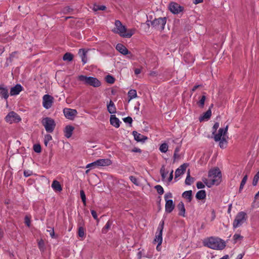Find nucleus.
Masks as SVG:
<instances>
[{
    "label": "nucleus",
    "instance_id": "nucleus-1",
    "mask_svg": "<svg viewBox=\"0 0 259 259\" xmlns=\"http://www.w3.org/2000/svg\"><path fill=\"white\" fill-rule=\"evenodd\" d=\"M204 246L214 250H223L226 246V242L219 237H209L203 241Z\"/></svg>",
    "mask_w": 259,
    "mask_h": 259
},
{
    "label": "nucleus",
    "instance_id": "nucleus-2",
    "mask_svg": "<svg viewBox=\"0 0 259 259\" xmlns=\"http://www.w3.org/2000/svg\"><path fill=\"white\" fill-rule=\"evenodd\" d=\"M115 25L117 29V30L115 32L119 34L121 37L131 38L135 33V30L134 29H129L127 31L126 27L123 25L120 21L118 20H115Z\"/></svg>",
    "mask_w": 259,
    "mask_h": 259
},
{
    "label": "nucleus",
    "instance_id": "nucleus-3",
    "mask_svg": "<svg viewBox=\"0 0 259 259\" xmlns=\"http://www.w3.org/2000/svg\"><path fill=\"white\" fill-rule=\"evenodd\" d=\"M208 177L209 178H213L209 184L208 183L207 180L206 178L202 179V181L208 188H210L212 185L219 184V183H216V179H221L222 178L221 172L218 167L211 169L208 171Z\"/></svg>",
    "mask_w": 259,
    "mask_h": 259
},
{
    "label": "nucleus",
    "instance_id": "nucleus-4",
    "mask_svg": "<svg viewBox=\"0 0 259 259\" xmlns=\"http://www.w3.org/2000/svg\"><path fill=\"white\" fill-rule=\"evenodd\" d=\"M78 80L83 82L84 84L86 85H89L95 88L99 87L101 85V81L94 77L80 75L78 76Z\"/></svg>",
    "mask_w": 259,
    "mask_h": 259
},
{
    "label": "nucleus",
    "instance_id": "nucleus-5",
    "mask_svg": "<svg viewBox=\"0 0 259 259\" xmlns=\"http://www.w3.org/2000/svg\"><path fill=\"white\" fill-rule=\"evenodd\" d=\"M167 21L166 17H159L154 19L151 21V26L156 30L162 31L164 30Z\"/></svg>",
    "mask_w": 259,
    "mask_h": 259
},
{
    "label": "nucleus",
    "instance_id": "nucleus-6",
    "mask_svg": "<svg viewBox=\"0 0 259 259\" xmlns=\"http://www.w3.org/2000/svg\"><path fill=\"white\" fill-rule=\"evenodd\" d=\"M247 219L246 212L240 211L237 213L233 223V227L235 229L241 226Z\"/></svg>",
    "mask_w": 259,
    "mask_h": 259
},
{
    "label": "nucleus",
    "instance_id": "nucleus-7",
    "mask_svg": "<svg viewBox=\"0 0 259 259\" xmlns=\"http://www.w3.org/2000/svg\"><path fill=\"white\" fill-rule=\"evenodd\" d=\"M41 123L48 133H52L56 125L54 119L49 117L43 118L41 120Z\"/></svg>",
    "mask_w": 259,
    "mask_h": 259
},
{
    "label": "nucleus",
    "instance_id": "nucleus-8",
    "mask_svg": "<svg viewBox=\"0 0 259 259\" xmlns=\"http://www.w3.org/2000/svg\"><path fill=\"white\" fill-rule=\"evenodd\" d=\"M164 225V220H162L160 222L157 229L155 238L154 242H159V245H161L162 242V232Z\"/></svg>",
    "mask_w": 259,
    "mask_h": 259
},
{
    "label": "nucleus",
    "instance_id": "nucleus-9",
    "mask_svg": "<svg viewBox=\"0 0 259 259\" xmlns=\"http://www.w3.org/2000/svg\"><path fill=\"white\" fill-rule=\"evenodd\" d=\"M5 120L10 123H18L21 120V118L17 113L14 111H11L6 116Z\"/></svg>",
    "mask_w": 259,
    "mask_h": 259
},
{
    "label": "nucleus",
    "instance_id": "nucleus-10",
    "mask_svg": "<svg viewBox=\"0 0 259 259\" xmlns=\"http://www.w3.org/2000/svg\"><path fill=\"white\" fill-rule=\"evenodd\" d=\"M168 9L174 14H180L181 12H183L184 10V7L181 6L179 4L174 2L169 3Z\"/></svg>",
    "mask_w": 259,
    "mask_h": 259
},
{
    "label": "nucleus",
    "instance_id": "nucleus-11",
    "mask_svg": "<svg viewBox=\"0 0 259 259\" xmlns=\"http://www.w3.org/2000/svg\"><path fill=\"white\" fill-rule=\"evenodd\" d=\"M54 97L49 94H46L43 96L42 98V105L43 107L48 109L50 108L54 102Z\"/></svg>",
    "mask_w": 259,
    "mask_h": 259
},
{
    "label": "nucleus",
    "instance_id": "nucleus-12",
    "mask_svg": "<svg viewBox=\"0 0 259 259\" xmlns=\"http://www.w3.org/2000/svg\"><path fill=\"white\" fill-rule=\"evenodd\" d=\"M115 48L121 54L123 55H129L127 56L128 58L132 59L134 56L132 53L121 44H117Z\"/></svg>",
    "mask_w": 259,
    "mask_h": 259
},
{
    "label": "nucleus",
    "instance_id": "nucleus-13",
    "mask_svg": "<svg viewBox=\"0 0 259 259\" xmlns=\"http://www.w3.org/2000/svg\"><path fill=\"white\" fill-rule=\"evenodd\" d=\"M63 113L65 117L70 120H73L75 116L77 114V112L75 109H72L70 108H64Z\"/></svg>",
    "mask_w": 259,
    "mask_h": 259
},
{
    "label": "nucleus",
    "instance_id": "nucleus-14",
    "mask_svg": "<svg viewBox=\"0 0 259 259\" xmlns=\"http://www.w3.org/2000/svg\"><path fill=\"white\" fill-rule=\"evenodd\" d=\"M132 134L134 137L135 140H136L138 142L144 143L145 141L148 139L147 137L141 135V134L138 133L137 131H134L132 132Z\"/></svg>",
    "mask_w": 259,
    "mask_h": 259
},
{
    "label": "nucleus",
    "instance_id": "nucleus-15",
    "mask_svg": "<svg viewBox=\"0 0 259 259\" xmlns=\"http://www.w3.org/2000/svg\"><path fill=\"white\" fill-rule=\"evenodd\" d=\"M165 201V211L166 213L171 212L175 207V204L172 199Z\"/></svg>",
    "mask_w": 259,
    "mask_h": 259
},
{
    "label": "nucleus",
    "instance_id": "nucleus-16",
    "mask_svg": "<svg viewBox=\"0 0 259 259\" xmlns=\"http://www.w3.org/2000/svg\"><path fill=\"white\" fill-rule=\"evenodd\" d=\"M0 96L2 98H4L6 100L9 97L8 89L3 84H0Z\"/></svg>",
    "mask_w": 259,
    "mask_h": 259
},
{
    "label": "nucleus",
    "instance_id": "nucleus-17",
    "mask_svg": "<svg viewBox=\"0 0 259 259\" xmlns=\"http://www.w3.org/2000/svg\"><path fill=\"white\" fill-rule=\"evenodd\" d=\"M23 89V88L20 84H17L14 87L11 88L10 90L11 96H15L18 95Z\"/></svg>",
    "mask_w": 259,
    "mask_h": 259
},
{
    "label": "nucleus",
    "instance_id": "nucleus-18",
    "mask_svg": "<svg viewBox=\"0 0 259 259\" xmlns=\"http://www.w3.org/2000/svg\"><path fill=\"white\" fill-rule=\"evenodd\" d=\"M110 122V124L116 128L119 127L121 123V121L115 115H111Z\"/></svg>",
    "mask_w": 259,
    "mask_h": 259
},
{
    "label": "nucleus",
    "instance_id": "nucleus-19",
    "mask_svg": "<svg viewBox=\"0 0 259 259\" xmlns=\"http://www.w3.org/2000/svg\"><path fill=\"white\" fill-rule=\"evenodd\" d=\"M98 166H109L112 164V161L110 159H100L97 160Z\"/></svg>",
    "mask_w": 259,
    "mask_h": 259
},
{
    "label": "nucleus",
    "instance_id": "nucleus-20",
    "mask_svg": "<svg viewBox=\"0 0 259 259\" xmlns=\"http://www.w3.org/2000/svg\"><path fill=\"white\" fill-rule=\"evenodd\" d=\"M74 130V126L71 125H67L65 126L64 132V135L67 138H69L72 135L73 131Z\"/></svg>",
    "mask_w": 259,
    "mask_h": 259
},
{
    "label": "nucleus",
    "instance_id": "nucleus-21",
    "mask_svg": "<svg viewBox=\"0 0 259 259\" xmlns=\"http://www.w3.org/2000/svg\"><path fill=\"white\" fill-rule=\"evenodd\" d=\"M226 135V134L223 131V128H220L218 131V133L215 134L214 136L211 137V138H213L215 142H219L221 140V139L223 137H224Z\"/></svg>",
    "mask_w": 259,
    "mask_h": 259
},
{
    "label": "nucleus",
    "instance_id": "nucleus-22",
    "mask_svg": "<svg viewBox=\"0 0 259 259\" xmlns=\"http://www.w3.org/2000/svg\"><path fill=\"white\" fill-rule=\"evenodd\" d=\"M177 208L179 211L178 214L180 216L185 217L186 209L184 203L182 201L180 202L177 205Z\"/></svg>",
    "mask_w": 259,
    "mask_h": 259
},
{
    "label": "nucleus",
    "instance_id": "nucleus-23",
    "mask_svg": "<svg viewBox=\"0 0 259 259\" xmlns=\"http://www.w3.org/2000/svg\"><path fill=\"white\" fill-rule=\"evenodd\" d=\"M88 51L84 49H80L78 51V54L81 58V61L83 64H85L87 62V53Z\"/></svg>",
    "mask_w": 259,
    "mask_h": 259
},
{
    "label": "nucleus",
    "instance_id": "nucleus-24",
    "mask_svg": "<svg viewBox=\"0 0 259 259\" xmlns=\"http://www.w3.org/2000/svg\"><path fill=\"white\" fill-rule=\"evenodd\" d=\"M211 116V110H210V108L204 112L202 115L199 117V121L200 122L203 121L204 120H208L209 119Z\"/></svg>",
    "mask_w": 259,
    "mask_h": 259
},
{
    "label": "nucleus",
    "instance_id": "nucleus-25",
    "mask_svg": "<svg viewBox=\"0 0 259 259\" xmlns=\"http://www.w3.org/2000/svg\"><path fill=\"white\" fill-rule=\"evenodd\" d=\"M107 110L110 114H114L116 112V109L113 102L110 100L107 105Z\"/></svg>",
    "mask_w": 259,
    "mask_h": 259
},
{
    "label": "nucleus",
    "instance_id": "nucleus-26",
    "mask_svg": "<svg viewBox=\"0 0 259 259\" xmlns=\"http://www.w3.org/2000/svg\"><path fill=\"white\" fill-rule=\"evenodd\" d=\"M52 187L55 191L60 192L62 190V187L60 183L57 180H54L52 184Z\"/></svg>",
    "mask_w": 259,
    "mask_h": 259
},
{
    "label": "nucleus",
    "instance_id": "nucleus-27",
    "mask_svg": "<svg viewBox=\"0 0 259 259\" xmlns=\"http://www.w3.org/2000/svg\"><path fill=\"white\" fill-rule=\"evenodd\" d=\"M182 197L187 200L188 202H190L192 199V191H186L182 194Z\"/></svg>",
    "mask_w": 259,
    "mask_h": 259
},
{
    "label": "nucleus",
    "instance_id": "nucleus-28",
    "mask_svg": "<svg viewBox=\"0 0 259 259\" xmlns=\"http://www.w3.org/2000/svg\"><path fill=\"white\" fill-rule=\"evenodd\" d=\"M206 193L205 190H201L198 191L196 194V198L197 200H203L206 198Z\"/></svg>",
    "mask_w": 259,
    "mask_h": 259
},
{
    "label": "nucleus",
    "instance_id": "nucleus-29",
    "mask_svg": "<svg viewBox=\"0 0 259 259\" xmlns=\"http://www.w3.org/2000/svg\"><path fill=\"white\" fill-rule=\"evenodd\" d=\"M195 178L191 177L190 169H189L187 172V177L186 178L185 183L186 185L189 186L193 184Z\"/></svg>",
    "mask_w": 259,
    "mask_h": 259
},
{
    "label": "nucleus",
    "instance_id": "nucleus-30",
    "mask_svg": "<svg viewBox=\"0 0 259 259\" xmlns=\"http://www.w3.org/2000/svg\"><path fill=\"white\" fill-rule=\"evenodd\" d=\"M128 101L137 97V93L136 90L131 89L128 92Z\"/></svg>",
    "mask_w": 259,
    "mask_h": 259
},
{
    "label": "nucleus",
    "instance_id": "nucleus-31",
    "mask_svg": "<svg viewBox=\"0 0 259 259\" xmlns=\"http://www.w3.org/2000/svg\"><path fill=\"white\" fill-rule=\"evenodd\" d=\"M112 224V221L110 220H108V221L106 224L105 226L102 228V233L103 234L107 233L108 230L110 229Z\"/></svg>",
    "mask_w": 259,
    "mask_h": 259
},
{
    "label": "nucleus",
    "instance_id": "nucleus-32",
    "mask_svg": "<svg viewBox=\"0 0 259 259\" xmlns=\"http://www.w3.org/2000/svg\"><path fill=\"white\" fill-rule=\"evenodd\" d=\"M17 53L18 52L17 51H15L10 54V56L7 59L6 62L5 63V66L6 67H8L12 62L13 58L15 56V54H17Z\"/></svg>",
    "mask_w": 259,
    "mask_h": 259
},
{
    "label": "nucleus",
    "instance_id": "nucleus-33",
    "mask_svg": "<svg viewBox=\"0 0 259 259\" xmlns=\"http://www.w3.org/2000/svg\"><path fill=\"white\" fill-rule=\"evenodd\" d=\"M73 55L70 53H66L63 56V61H67L70 62L73 60Z\"/></svg>",
    "mask_w": 259,
    "mask_h": 259
},
{
    "label": "nucleus",
    "instance_id": "nucleus-34",
    "mask_svg": "<svg viewBox=\"0 0 259 259\" xmlns=\"http://www.w3.org/2000/svg\"><path fill=\"white\" fill-rule=\"evenodd\" d=\"M219 146L221 148L224 149L226 148L227 146V141L226 140L225 137H223L221 139V140L219 141Z\"/></svg>",
    "mask_w": 259,
    "mask_h": 259
},
{
    "label": "nucleus",
    "instance_id": "nucleus-35",
    "mask_svg": "<svg viewBox=\"0 0 259 259\" xmlns=\"http://www.w3.org/2000/svg\"><path fill=\"white\" fill-rule=\"evenodd\" d=\"M205 93H204V95L201 96L200 100L197 102V104L199 107L201 108H202L204 106V103L206 100V96L205 95Z\"/></svg>",
    "mask_w": 259,
    "mask_h": 259
},
{
    "label": "nucleus",
    "instance_id": "nucleus-36",
    "mask_svg": "<svg viewBox=\"0 0 259 259\" xmlns=\"http://www.w3.org/2000/svg\"><path fill=\"white\" fill-rule=\"evenodd\" d=\"M160 173L161 176L162 180L164 181L166 178V175L168 174V171H165V166L162 165L160 170Z\"/></svg>",
    "mask_w": 259,
    "mask_h": 259
},
{
    "label": "nucleus",
    "instance_id": "nucleus-37",
    "mask_svg": "<svg viewBox=\"0 0 259 259\" xmlns=\"http://www.w3.org/2000/svg\"><path fill=\"white\" fill-rule=\"evenodd\" d=\"M85 229L84 227H79L78 229V235L79 237L83 238L85 235Z\"/></svg>",
    "mask_w": 259,
    "mask_h": 259
},
{
    "label": "nucleus",
    "instance_id": "nucleus-38",
    "mask_svg": "<svg viewBox=\"0 0 259 259\" xmlns=\"http://www.w3.org/2000/svg\"><path fill=\"white\" fill-rule=\"evenodd\" d=\"M105 80L108 83L113 84L115 79L112 75L108 74L105 77Z\"/></svg>",
    "mask_w": 259,
    "mask_h": 259
},
{
    "label": "nucleus",
    "instance_id": "nucleus-39",
    "mask_svg": "<svg viewBox=\"0 0 259 259\" xmlns=\"http://www.w3.org/2000/svg\"><path fill=\"white\" fill-rule=\"evenodd\" d=\"M73 11V9L69 6H66L63 9L62 12L65 14H70Z\"/></svg>",
    "mask_w": 259,
    "mask_h": 259
},
{
    "label": "nucleus",
    "instance_id": "nucleus-40",
    "mask_svg": "<svg viewBox=\"0 0 259 259\" xmlns=\"http://www.w3.org/2000/svg\"><path fill=\"white\" fill-rule=\"evenodd\" d=\"M159 150L162 153H166L168 150V145L166 143L162 144L159 147Z\"/></svg>",
    "mask_w": 259,
    "mask_h": 259
},
{
    "label": "nucleus",
    "instance_id": "nucleus-41",
    "mask_svg": "<svg viewBox=\"0 0 259 259\" xmlns=\"http://www.w3.org/2000/svg\"><path fill=\"white\" fill-rule=\"evenodd\" d=\"M106 9V6H105L104 5H96V4H95L94 5V7H93V10L95 11H97L99 10L103 11V10H105Z\"/></svg>",
    "mask_w": 259,
    "mask_h": 259
},
{
    "label": "nucleus",
    "instance_id": "nucleus-42",
    "mask_svg": "<svg viewBox=\"0 0 259 259\" xmlns=\"http://www.w3.org/2000/svg\"><path fill=\"white\" fill-rule=\"evenodd\" d=\"M47 228L49 230H47V232L50 233V235L52 238H56L57 236H56L54 232V227L47 226Z\"/></svg>",
    "mask_w": 259,
    "mask_h": 259
},
{
    "label": "nucleus",
    "instance_id": "nucleus-43",
    "mask_svg": "<svg viewBox=\"0 0 259 259\" xmlns=\"http://www.w3.org/2000/svg\"><path fill=\"white\" fill-rule=\"evenodd\" d=\"M80 196L82 202H83V205L86 206V196L85 193L83 190L80 191Z\"/></svg>",
    "mask_w": 259,
    "mask_h": 259
},
{
    "label": "nucleus",
    "instance_id": "nucleus-44",
    "mask_svg": "<svg viewBox=\"0 0 259 259\" xmlns=\"http://www.w3.org/2000/svg\"><path fill=\"white\" fill-rule=\"evenodd\" d=\"M243 237L240 234H235L233 236V243L236 244L238 240H242Z\"/></svg>",
    "mask_w": 259,
    "mask_h": 259
},
{
    "label": "nucleus",
    "instance_id": "nucleus-45",
    "mask_svg": "<svg viewBox=\"0 0 259 259\" xmlns=\"http://www.w3.org/2000/svg\"><path fill=\"white\" fill-rule=\"evenodd\" d=\"M259 180V171L255 175L252 181V185L256 186Z\"/></svg>",
    "mask_w": 259,
    "mask_h": 259
},
{
    "label": "nucleus",
    "instance_id": "nucleus-46",
    "mask_svg": "<svg viewBox=\"0 0 259 259\" xmlns=\"http://www.w3.org/2000/svg\"><path fill=\"white\" fill-rule=\"evenodd\" d=\"M33 150L37 153H39L41 151V147L39 144H35L33 145Z\"/></svg>",
    "mask_w": 259,
    "mask_h": 259
},
{
    "label": "nucleus",
    "instance_id": "nucleus-47",
    "mask_svg": "<svg viewBox=\"0 0 259 259\" xmlns=\"http://www.w3.org/2000/svg\"><path fill=\"white\" fill-rule=\"evenodd\" d=\"M154 188L156 190L157 193L159 194V195H162L164 193V190H163V188L160 185H156L155 187H154Z\"/></svg>",
    "mask_w": 259,
    "mask_h": 259
},
{
    "label": "nucleus",
    "instance_id": "nucleus-48",
    "mask_svg": "<svg viewBox=\"0 0 259 259\" xmlns=\"http://www.w3.org/2000/svg\"><path fill=\"white\" fill-rule=\"evenodd\" d=\"M38 246L40 251H44L45 249V243L42 239H40L38 242Z\"/></svg>",
    "mask_w": 259,
    "mask_h": 259
},
{
    "label": "nucleus",
    "instance_id": "nucleus-49",
    "mask_svg": "<svg viewBox=\"0 0 259 259\" xmlns=\"http://www.w3.org/2000/svg\"><path fill=\"white\" fill-rule=\"evenodd\" d=\"M219 123L218 122H216L214 123L213 127H212V135L213 136H214V135L216 134L217 130L219 127Z\"/></svg>",
    "mask_w": 259,
    "mask_h": 259
},
{
    "label": "nucleus",
    "instance_id": "nucleus-50",
    "mask_svg": "<svg viewBox=\"0 0 259 259\" xmlns=\"http://www.w3.org/2000/svg\"><path fill=\"white\" fill-rule=\"evenodd\" d=\"M96 167H98L97 160L92 163L88 164L86 166V168H94Z\"/></svg>",
    "mask_w": 259,
    "mask_h": 259
},
{
    "label": "nucleus",
    "instance_id": "nucleus-51",
    "mask_svg": "<svg viewBox=\"0 0 259 259\" xmlns=\"http://www.w3.org/2000/svg\"><path fill=\"white\" fill-rule=\"evenodd\" d=\"M123 121L125 122V123H128L130 124H132V122H133V119L130 116H127L126 117H125V118H123Z\"/></svg>",
    "mask_w": 259,
    "mask_h": 259
},
{
    "label": "nucleus",
    "instance_id": "nucleus-52",
    "mask_svg": "<svg viewBox=\"0 0 259 259\" xmlns=\"http://www.w3.org/2000/svg\"><path fill=\"white\" fill-rule=\"evenodd\" d=\"M79 219L78 221V227H83V226L84 225V221L83 220L82 217L80 216V215H79Z\"/></svg>",
    "mask_w": 259,
    "mask_h": 259
},
{
    "label": "nucleus",
    "instance_id": "nucleus-53",
    "mask_svg": "<svg viewBox=\"0 0 259 259\" xmlns=\"http://www.w3.org/2000/svg\"><path fill=\"white\" fill-rule=\"evenodd\" d=\"M188 164L186 163L182 164L179 168L181 169V172H185Z\"/></svg>",
    "mask_w": 259,
    "mask_h": 259
},
{
    "label": "nucleus",
    "instance_id": "nucleus-54",
    "mask_svg": "<svg viewBox=\"0 0 259 259\" xmlns=\"http://www.w3.org/2000/svg\"><path fill=\"white\" fill-rule=\"evenodd\" d=\"M130 179L132 181V182L134 183L135 185L137 186L139 185L138 180L135 177L131 176L130 177Z\"/></svg>",
    "mask_w": 259,
    "mask_h": 259
},
{
    "label": "nucleus",
    "instance_id": "nucleus-55",
    "mask_svg": "<svg viewBox=\"0 0 259 259\" xmlns=\"http://www.w3.org/2000/svg\"><path fill=\"white\" fill-rule=\"evenodd\" d=\"M184 172H181V169L180 168H178L175 171V179H177L179 177H180L181 175L183 174Z\"/></svg>",
    "mask_w": 259,
    "mask_h": 259
},
{
    "label": "nucleus",
    "instance_id": "nucleus-56",
    "mask_svg": "<svg viewBox=\"0 0 259 259\" xmlns=\"http://www.w3.org/2000/svg\"><path fill=\"white\" fill-rule=\"evenodd\" d=\"M91 212L94 219L96 220L97 221V222H98L99 220V219L98 218V215L96 211L94 210H91Z\"/></svg>",
    "mask_w": 259,
    "mask_h": 259
},
{
    "label": "nucleus",
    "instance_id": "nucleus-57",
    "mask_svg": "<svg viewBox=\"0 0 259 259\" xmlns=\"http://www.w3.org/2000/svg\"><path fill=\"white\" fill-rule=\"evenodd\" d=\"M172 197V194L171 192H169L166 193L164 195L165 200H168V198H171Z\"/></svg>",
    "mask_w": 259,
    "mask_h": 259
},
{
    "label": "nucleus",
    "instance_id": "nucleus-58",
    "mask_svg": "<svg viewBox=\"0 0 259 259\" xmlns=\"http://www.w3.org/2000/svg\"><path fill=\"white\" fill-rule=\"evenodd\" d=\"M196 187L198 189H203L205 187V185L201 182H197Z\"/></svg>",
    "mask_w": 259,
    "mask_h": 259
},
{
    "label": "nucleus",
    "instance_id": "nucleus-59",
    "mask_svg": "<svg viewBox=\"0 0 259 259\" xmlns=\"http://www.w3.org/2000/svg\"><path fill=\"white\" fill-rule=\"evenodd\" d=\"M24 222L27 226L30 227L31 222H30V219L27 216H26L25 217V222Z\"/></svg>",
    "mask_w": 259,
    "mask_h": 259
},
{
    "label": "nucleus",
    "instance_id": "nucleus-60",
    "mask_svg": "<svg viewBox=\"0 0 259 259\" xmlns=\"http://www.w3.org/2000/svg\"><path fill=\"white\" fill-rule=\"evenodd\" d=\"M52 140V137L51 135L47 134L45 136L44 140L49 142Z\"/></svg>",
    "mask_w": 259,
    "mask_h": 259
},
{
    "label": "nucleus",
    "instance_id": "nucleus-61",
    "mask_svg": "<svg viewBox=\"0 0 259 259\" xmlns=\"http://www.w3.org/2000/svg\"><path fill=\"white\" fill-rule=\"evenodd\" d=\"M247 178H248V175L246 174L243 178L240 184L244 185L245 184V183H246Z\"/></svg>",
    "mask_w": 259,
    "mask_h": 259
},
{
    "label": "nucleus",
    "instance_id": "nucleus-62",
    "mask_svg": "<svg viewBox=\"0 0 259 259\" xmlns=\"http://www.w3.org/2000/svg\"><path fill=\"white\" fill-rule=\"evenodd\" d=\"M32 174V172L31 171L29 170H24V176L25 177H28L30 176H31Z\"/></svg>",
    "mask_w": 259,
    "mask_h": 259
},
{
    "label": "nucleus",
    "instance_id": "nucleus-63",
    "mask_svg": "<svg viewBox=\"0 0 259 259\" xmlns=\"http://www.w3.org/2000/svg\"><path fill=\"white\" fill-rule=\"evenodd\" d=\"M180 157V155L178 154V153H176V152H174V156H173V158H174V162H175L176 161V159H179Z\"/></svg>",
    "mask_w": 259,
    "mask_h": 259
},
{
    "label": "nucleus",
    "instance_id": "nucleus-64",
    "mask_svg": "<svg viewBox=\"0 0 259 259\" xmlns=\"http://www.w3.org/2000/svg\"><path fill=\"white\" fill-rule=\"evenodd\" d=\"M132 152L141 153H142V150L138 148L135 147L134 148H133L132 150Z\"/></svg>",
    "mask_w": 259,
    "mask_h": 259
}]
</instances>
